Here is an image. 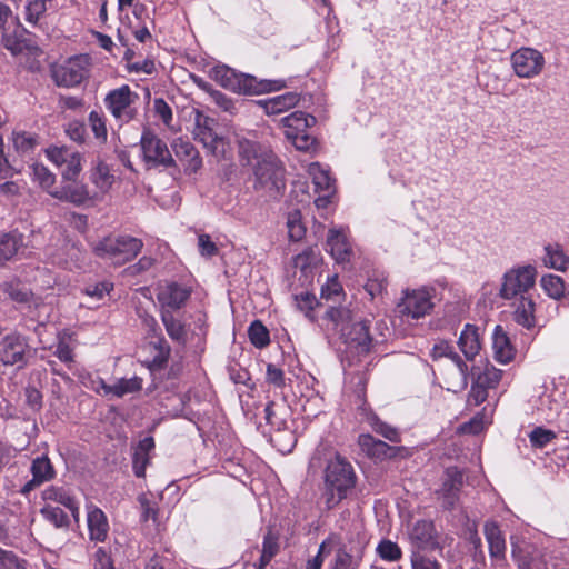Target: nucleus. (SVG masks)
<instances>
[{"label": "nucleus", "mask_w": 569, "mask_h": 569, "mask_svg": "<svg viewBox=\"0 0 569 569\" xmlns=\"http://www.w3.org/2000/svg\"><path fill=\"white\" fill-rule=\"evenodd\" d=\"M23 31L24 29H20L19 24L16 26L12 33L3 29L1 42L13 56L21 53L24 49V40L22 39Z\"/></svg>", "instance_id": "nucleus-40"}, {"label": "nucleus", "mask_w": 569, "mask_h": 569, "mask_svg": "<svg viewBox=\"0 0 569 569\" xmlns=\"http://www.w3.org/2000/svg\"><path fill=\"white\" fill-rule=\"evenodd\" d=\"M48 0H29L26 4V20L37 23L47 10Z\"/></svg>", "instance_id": "nucleus-51"}, {"label": "nucleus", "mask_w": 569, "mask_h": 569, "mask_svg": "<svg viewBox=\"0 0 569 569\" xmlns=\"http://www.w3.org/2000/svg\"><path fill=\"white\" fill-rule=\"evenodd\" d=\"M513 73L520 79H535L546 68V58L541 51L532 47H521L510 56Z\"/></svg>", "instance_id": "nucleus-8"}, {"label": "nucleus", "mask_w": 569, "mask_h": 569, "mask_svg": "<svg viewBox=\"0 0 569 569\" xmlns=\"http://www.w3.org/2000/svg\"><path fill=\"white\" fill-rule=\"evenodd\" d=\"M42 496L44 500L58 502L66 508L76 500L66 489L54 486L47 488Z\"/></svg>", "instance_id": "nucleus-48"}, {"label": "nucleus", "mask_w": 569, "mask_h": 569, "mask_svg": "<svg viewBox=\"0 0 569 569\" xmlns=\"http://www.w3.org/2000/svg\"><path fill=\"white\" fill-rule=\"evenodd\" d=\"M82 170V156L79 152L72 151L71 156L67 159L61 176L63 181H72L77 179Z\"/></svg>", "instance_id": "nucleus-45"}, {"label": "nucleus", "mask_w": 569, "mask_h": 569, "mask_svg": "<svg viewBox=\"0 0 569 569\" xmlns=\"http://www.w3.org/2000/svg\"><path fill=\"white\" fill-rule=\"evenodd\" d=\"M211 77L223 88L242 94H262L286 87L283 80H258L253 76L238 73L227 66L213 68Z\"/></svg>", "instance_id": "nucleus-4"}, {"label": "nucleus", "mask_w": 569, "mask_h": 569, "mask_svg": "<svg viewBox=\"0 0 569 569\" xmlns=\"http://www.w3.org/2000/svg\"><path fill=\"white\" fill-rule=\"evenodd\" d=\"M138 100V94L132 92L127 84L111 90L104 98V106L120 124L133 120L137 114V108L133 107Z\"/></svg>", "instance_id": "nucleus-9"}, {"label": "nucleus", "mask_w": 569, "mask_h": 569, "mask_svg": "<svg viewBox=\"0 0 569 569\" xmlns=\"http://www.w3.org/2000/svg\"><path fill=\"white\" fill-rule=\"evenodd\" d=\"M140 146L148 169L170 168L176 164L167 143L152 131L144 130L142 132Z\"/></svg>", "instance_id": "nucleus-10"}, {"label": "nucleus", "mask_w": 569, "mask_h": 569, "mask_svg": "<svg viewBox=\"0 0 569 569\" xmlns=\"http://www.w3.org/2000/svg\"><path fill=\"white\" fill-rule=\"evenodd\" d=\"M171 148L176 157L183 162L186 171L196 172L201 168V157L190 141L177 138L171 143Z\"/></svg>", "instance_id": "nucleus-22"}, {"label": "nucleus", "mask_w": 569, "mask_h": 569, "mask_svg": "<svg viewBox=\"0 0 569 569\" xmlns=\"http://www.w3.org/2000/svg\"><path fill=\"white\" fill-rule=\"evenodd\" d=\"M458 346L467 360H473L481 348L478 328L467 323L459 336Z\"/></svg>", "instance_id": "nucleus-29"}, {"label": "nucleus", "mask_w": 569, "mask_h": 569, "mask_svg": "<svg viewBox=\"0 0 569 569\" xmlns=\"http://www.w3.org/2000/svg\"><path fill=\"white\" fill-rule=\"evenodd\" d=\"M372 426L376 432L380 433L389 441L398 442L400 440L399 432L397 431V429H395L391 426H388L385 422L379 421L377 418L376 420H373Z\"/></svg>", "instance_id": "nucleus-60"}, {"label": "nucleus", "mask_w": 569, "mask_h": 569, "mask_svg": "<svg viewBox=\"0 0 569 569\" xmlns=\"http://www.w3.org/2000/svg\"><path fill=\"white\" fill-rule=\"evenodd\" d=\"M33 181L38 182L39 186L44 189L48 193L54 190L53 187L56 176L43 164L36 163L31 167Z\"/></svg>", "instance_id": "nucleus-43"}, {"label": "nucleus", "mask_w": 569, "mask_h": 569, "mask_svg": "<svg viewBox=\"0 0 569 569\" xmlns=\"http://www.w3.org/2000/svg\"><path fill=\"white\" fill-rule=\"evenodd\" d=\"M431 357L433 360L447 357L453 362V369L457 375V379L450 386H448L449 390H462L468 386V366L453 350V347L450 346L449 342L440 341L439 343H436L431 350Z\"/></svg>", "instance_id": "nucleus-15"}, {"label": "nucleus", "mask_w": 569, "mask_h": 569, "mask_svg": "<svg viewBox=\"0 0 569 569\" xmlns=\"http://www.w3.org/2000/svg\"><path fill=\"white\" fill-rule=\"evenodd\" d=\"M141 507V519L147 522L152 520L153 523L158 522L159 509L154 502H151L144 495L138 498Z\"/></svg>", "instance_id": "nucleus-52"}, {"label": "nucleus", "mask_w": 569, "mask_h": 569, "mask_svg": "<svg viewBox=\"0 0 569 569\" xmlns=\"http://www.w3.org/2000/svg\"><path fill=\"white\" fill-rule=\"evenodd\" d=\"M88 122L94 138L100 143H106L108 139L107 119L102 111L92 110L89 113Z\"/></svg>", "instance_id": "nucleus-38"}, {"label": "nucleus", "mask_w": 569, "mask_h": 569, "mask_svg": "<svg viewBox=\"0 0 569 569\" xmlns=\"http://www.w3.org/2000/svg\"><path fill=\"white\" fill-rule=\"evenodd\" d=\"M89 73L88 56H76L53 70V79L58 86L74 87L81 83Z\"/></svg>", "instance_id": "nucleus-13"}, {"label": "nucleus", "mask_w": 569, "mask_h": 569, "mask_svg": "<svg viewBox=\"0 0 569 569\" xmlns=\"http://www.w3.org/2000/svg\"><path fill=\"white\" fill-rule=\"evenodd\" d=\"M309 173L312 177L316 192L335 191L332 180L328 171L323 170L320 164L312 163L309 167Z\"/></svg>", "instance_id": "nucleus-39"}, {"label": "nucleus", "mask_w": 569, "mask_h": 569, "mask_svg": "<svg viewBox=\"0 0 569 569\" xmlns=\"http://www.w3.org/2000/svg\"><path fill=\"white\" fill-rule=\"evenodd\" d=\"M556 438V433L552 430L545 429L542 427H536L529 433V440L532 447L543 448Z\"/></svg>", "instance_id": "nucleus-50"}, {"label": "nucleus", "mask_w": 569, "mask_h": 569, "mask_svg": "<svg viewBox=\"0 0 569 569\" xmlns=\"http://www.w3.org/2000/svg\"><path fill=\"white\" fill-rule=\"evenodd\" d=\"M194 121L193 138L213 156H222L226 151V140L213 130L214 120L197 111Z\"/></svg>", "instance_id": "nucleus-11"}, {"label": "nucleus", "mask_w": 569, "mask_h": 569, "mask_svg": "<svg viewBox=\"0 0 569 569\" xmlns=\"http://www.w3.org/2000/svg\"><path fill=\"white\" fill-rule=\"evenodd\" d=\"M362 555H351L346 549L337 550L329 569H360Z\"/></svg>", "instance_id": "nucleus-36"}, {"label": "nucleus", "mask_w": 569, "mask_h": 569, "mask_svg": "<svg viewBox=\"0 0 569 569\" xmlns=\"http://www.w3.org/2000/svg\"><path fill=\"white\" fill-rule=\"evenodd\" d=\"M327 317L340 328L341 337L345 343L353 349L358 355L370 352L375 343L385 341L388 326L385 321L376 322L378 335L370 331V320L355 317L348 308H330Z\"/></svg>", "instance_id": "nucleus-2"}, {"label": "nucleus", "mask_w": 569, "mask_h": 569, "mask_svg": "<svg viewBox=\"0 0 569 569\" xmlns=\"http://www.w3.org/2000/svg\"><path fill=\"white\" fill-rule=\"evenodd\" d=\"M359 445L370 457L377 459L391 458L397 453L396 447L389 446L368 433L359 436Z\"/></svg>", "instance_id": "nucleus-31"}, {"label": "nucleus", "mask_w": 569, "mask_h": 569, "mask_svg": "<svg viewBox=\"0 0 569 569\" xmlns=\"http://www.w3.org/2000/svg\"><path fill=\"white\" fill-rule=\"evenodd\" d=\"M543 291L552 299L559 300L565 296L566 284L561 277L545 274L540 280Z\"/></svg>", "instance_id": "nucleus-37"}, {"label": "nucleus", "mask_w": 569, "mask_h": 569, "mask_svg": "<svg viewBox=\"0 0 569 569\" xmlns=\"http://www.w3.org/2000/svg\"><path fill=\"white\" fill-rule=\"evenodd\" d=\"M266 381L276 388H283L286 386V377L283 370L273 363H268L266 370Z\"/></svg>", "instance_id": "nucleus-54"}, {"label": "nucleus", "mask_w": 569, "mask_h": 569, "mask_svg": "<svg viewBox=\"0 0 569 569\" xmlns=\"http://www.w3.org/2000/svg\"><path fill=\"white\" fill-rule=\"evenodd\" d=\"M191 290L177 282H169L158 287L157 299L160 310L173 312L181 309L190 298Z\"/></svg>", "instance_id": "nucleus-17"}, {"label": "nucleus", "mask_w": 569, "mask_h": 569, "mask_svg": "<svg viewBox=\"0 0 569 569\" xmlns=\"http://www.w3.org/2000/svg\"><path fill=\"white\" fill-rule=\"evenodd\" d=\"M516 299L517 303L513 311L515 321L527 329L535 327V302L531 296Z\"/></svg>", "instance_id": "nucleus-34"}, {"label": "nucleus", "mask_w": 569, "mask_h": 569, "mask_svg": "<svg viewBox=\"0 0 569 569\" xmlns=\"http://www.w3.org/2000/svg\"><path fill=\"white\" fill-rule=\"evenodd\" d=\"M376 551L378 556L386 561H398L402 557L401 548L389 539L381 540Z\"/></svg>", "instance_id": "nucleus-44"}, {"label": "nucleus", "mask_w": 569, "mask_h": 569, "mask_svg": "<svg viewBox=\"0 0 569 569\" xmlns=\"http://www.w3.org/2000/svg\"><path fill=\"white\" fill-rule=\"evenodd\" d=\"M66 133L72 141L83 143L87 137V129L83 122L73 120L67 124Z\"/></svg>", "instance_id": "nucleus-53"}, {"label": "nucleus", "mask_w": 569, "mask_h": 569, "mask_svg": "<svg viewBox=\"0 0 569 569\" xmlns=\"http://www.w3.org/2000/svg\"><path fill=\"white\" fill-rule=\"evenodd\" d=\"M26 342L19 335H8L0 341V360L4 365H16L23 360Z\"/></svg>", "instance_id": "nucleus-23"}, {"label": "nucleus", "mask_w": 569, "mask_h": 569, "mask_svg": "<svg viewBox=\"0 0 569 569\" xmlns=\"http://www.w3.org/2000/svg\"><path fill=\"white\" fill-rule=\"evenodd\" d=\"M87 526L90 541L104 542L109 535V521L106 513L97 506H87Z\"/></svg>", "instance_id": "nucleus-19"}, {"label": "nucleus", "mask_w": 569, "mask_h": 569, "mask_svg": "<svg viewBox=\"0 0 569 569\" xmlns=\"http://www.w3.org/2000/svg\"><path fill=\"white\" fill-rule=\"evenodd\" d=\"M433 308L431 295L426 289L406 290L397 310L402 317L419 319Z\"/></svg>", "instance_id": "nucleus-12"}, {"label": "nucleus", "mask_w": 569, "mask_h": 569, "mask_svg": "<svg viewBox=\"0 0 569 569\" xmlns=\"http://www.w3.org/2000/svg\"><path fill=\"white\" fill-rule=\"evenodd\" d=\"M198 247L201 256L213 257L218 253L216 243L211 240L209 234H200L198 238Z\"/></svg>", "instance_id": "nucleus-63"}, {"label": "nucleus", "mask_w": 569, "mask_h": 569, "mask_svg": "<svg viewBox=\"0 0 569 569\" xmlns=\"http://www.w3.org/2000/svg\"><path fill=\"white\" fill-rule=\"evenodd\" d=\"M160 318L170 339L184 346L188 340V330L183 321L167 310H160Z\"/></svg>", "instance_id": "nucleus-30"}, {"label": "nucleus", "mask_w": 569, "mask_h": 569, "mask_svg": "<svg viewBox=\"0 0 569 569\" xmlns=\"http://www.w3.org/2000/svg\"><path fill=\"white\" fill-rule=\"evenodd\" d=\"M143 247V242L131 236H108L92 244L98 258L122 266L134 259Z\"/></svg>", "instance_id": "nucleus-5"}, {"label": "nucleus", "mask_w": 569, "mask_h": 569, "mask_svg": "<svg viewBox=\"0 0 569 569\" xmlns=\"http://www.w3.org/2000/svg\"><path fill=\"white\" fill-rule=\"evenodd\" d=\"M241 161L253 170V189L268 198H278L284 189L283 169L276 154L260 143L239 140Z\"/></svg>", "instance_id": "nucleus-1"}, {"label": "nucleus", "mask_w": 569, "mask_h": 569, "mask_svg": "<svg viewBox=\"0 0 569 569\" xmlns=\"http://www.w3.org/2000/svg\"><path fill=\"white\" fill-rule=\"evenodd\" d=\"M149 463V456L133 451L132 468L138 478L144 477L146 468Z\"/></svg>", "instance_id": "nucleus-64"}, {"label": "nucleus", "mask_w": 569, "mask_h": 569, "mask_svg": "<svg viewBox=\"0 0 569 569\" xmlns=\"http://www.w3.org/2000/svg\"><path fill=\"white\" fill-rule=\"evenodd\" d=\"M536 278L537 269L532 264L512 267L502 276L499 297L511 300L530 296L529 292L535 288Z\"/></svg>", "instance_id": "nucleus-6"}, {"label": "nucleus", "mask_w": 569, "mask_h": 569, "mask_svg": "<svg viewBox=\"0 0 569 569\" xmlns=\"http://www.w3.org/2000/svg\"><path fill=\"white\" fill-rule=\"evenodd\" d=\"M112 289V283L103 281L99 283L88 284L84 288V293L91 298L102 299L104 295L109 293Z\"/></svg>", "instance_id": "nucleus-61"}, {"label": "nucleus", "mask_w": 569, "mask_h": 569, "mask_svg": "<svg viewBox=\"0 0 569 569\" xmlns=\"http://www.w3.org/2000/svg\"><path fill=\"white\" fill-rule=\"evenodd\" d=\"M0 291L6 298L26 306L27 308H31L32 306L38 308L41 306L33 297L32 292L19 281H9L2 283L0 286Z\"/></svg>", "instance_id": "nucleus-25"}, {"label": "nucleus", "mask_w": 569, "mask_h": 569, "mask_svg": "<svg viewBox=\"0 0 569 569\" xmlns=\"http://www.w3.org/2000/svg\"><path fill=\"white\" fill-rule=\"evenodd\" d=\"M463 486L462 472L453 467L446 470V476L441 488L437 491L439 499L442 500V507L451 510L456 507L459 499V492Z\"/></svg>", "instance_id": "nucleus-18"}, {"label": "nucleus", "mask_w": 569, "mask_h": 569, "mask_svg": "<svg viewBox=\"0 0 569 569\" xmlns=\"http://www.w3.org/2000/svg\"><path fill=\"white\" fill-rule=\"evenodd\" d=\"M156 339L150 341L147 346L151 358L148 361V366L152 370H159L166 367L168 363L171 348L166 338L159 333L156 335Z\"/></svg>", "instance_id": "nucleus-24"}, {"label": "nucleus", "mask_w": 569, "mask_h": 569, "mask_svg": "<svg viewBox=\"0 0 569 569\" xmlns=\"http://www.w3.org/2000/svg\"><path fill=\"white\" fill-rule=\"evenodd\" d=\"M316 123V118L302 111H295L281 119L286 138L292 142L298 150L307 151L313 143L315 138L308 130Z\"/></svg>", "instance_id": "nucleus-7"}, {"label": "nucleus", "mask_w": 569, "mask_h": 569, "mask_svg": "<svg viewBox=\"0 0 569 569\" xmlns=\"http://www.w3.org/2000/svg\"><path fill=\"white\" fill-rule=\"evenodd\" d=\"M492 349L495 359L500 363H508L515 358L516 350L501 326H496L495 328L492 335Z\"/></svg>", "instance_id": "nucleus-28"}, {"label": "nucleus", "mask_w": 569, "mask_h": 569, "mask_svg": "<svg viewBox=\"0 0 569 569\" xmlns=\"http://www.w3.org/2000/svg\"><path fill=\"white\" fill-rule=\"evenodd\" d=\"M41 513L56 528H68L69 518L67 513L59 507L46 506L41 509Z\"/></svg>", "instance_id": "nucleus-46"}, {"label": "nucleus", "mask_w": 569, "mask_h": 569, "mask_svg": "<svg viewBox=\"0 0 569 569\" xmlns=\"http://www.w3.org/2000/svg\"><path fill=\"white\" fill-rule=\"evenodd\" d=\"M250 342L258 349H263L270 343L269 330L260 321L254 320L248 329Z\"/></svg>", "instance_id": "nucleus-41"}, {"label": "nucleus", "mask_w": 569, "mask_h": 569, "mask_svg": "<svg viewBox=\"0 0 569 569\" xmlns=\"http://www.w3.org/2000/svg\"><path fill=\"white\" fill-rule=\"evenodd\" d=\"M511 557L517 562L518 569H530L529 562L525 552L519 543L518 538L510 537Z\"/></svg>", "instance_id": "nucleus-55"}, {"label": "nucleus", "mask_w": 569, "mask_h": 569, "mask_svg": "<svg viewBox=\"0 0 569 569\" xmlns=\"http://www.w3.org/2000/svg\"><path fill=\"white\" fill-rule=\"evenodd\" d=\"M409 540L412 550H436L440 549L438 532L432 521L418 520L409 531Z\"/></svg>", "instance_id": "nucleus-16"}, {"label": "nucleus", "mask_w": 569, "mask_h": 569, "mask_svg": "<svg viewBox=\"0 0 569 569\" xmlns=\"http://www.w3.org/2000/svg\"><path fill=\"white\" fill-rule=\"evenodd\" d=\"M357 476L351 463L340 455L329 460L325 469V491L322 495L326 509L337 507L356 487Z\"/></svg>", "instance_id": "nucleus-3"}, {"label": "nucleus", "mask_w": 569, "mask_h": 569, "mask_svg": "<svg viewBox=\"0 0 569 569\" xmlns=\"http://www.w3.org/2000/svg\"><path fill=\"white\" fill-rule=\"evenodd\" d=\"M153 110L157 117H159L166 126H169L172 120V110L170 106L162 99L156 98L153 101Z\"/></svg>", "instance_id": "nucleus-57"}, {"label": "nucleus", "mask_w": 569, "mask_h": 569, "mask_svg": "<svg viewBox=\"0 0 569 569\" xmlns=\"http://www.w3.org/2000/svg\"><path fill=\"white\" fill-rule=\"evenodd\" d=\"M71 153H72V151L64 147H62V148L53 147V148H49L47 150V157L49 158L50 161H52L58 167H63L67 159L71 156Z\"/></svg>", "instance_id": "nucleus-58"}, {"label": "nucleus", "mask_w": 569, "mask_h": 569, "mask_svg": "<svg viewBox=\"0 0 569 569\" xmlns=\"http://www.w3.org/2000/svg\"><path fill=\"white\" fill-rule=\"evenodd\" d=\"M142 389V379L139 377H132L129 379L121 378L111 386V395L117 398H121L124 395L133 393Z\"/></svg>", "instance_id": "nucleus-42"}, {"label": "nucleus", "mask_w": 569, "mask_h": 569, "mask_svg": "<svg viewBox=\"0 0 569 569\" xmlns=\"http://www.w3.org/2000/svg\"><path fill=\"white\" fill-rule=\"evenodd\" d=\"M30 471L32 479L24 483L21 489V493L27 495L34 490L43 482L50 481L54 478L56 471L47 456L37 457L32 460Z\"/></svg>", "instance_id": "nucleus-20"}, {"label": "nucleus", "mask_w": 569, "mask_h": 569, "mask_svg": "<svg viewBox=\"0 0 569 569\" xmlns=\"http://www.w3.org/2000/svg\"><path fill=\"white\" fill-rule=\"evenodd\" d=\"M23 247V234L18 230L0 234V266L11 260Z\"/></svg>", "instance_id": "nucleus-32"}, {"label": "nucleus", "mask_w": 569, "mask_h": 569, "mask_svg": "<svg viewBox=\"0 0 569 569\" xmlns=\"http://www.w3.org/2000/svg\"><path fill=\"white\" fill-rule=\"evenodd\" d=\"M93 567L94 569H114L112 558L103 547H99L94 552Z\"/></svg>", "instance_id": "nucleus-56"}, {"label": "nucleus", "mask_w": 569, "mask_h": 569, "mask_svg": "<svg viewBox=\"0 0 569 569\" xmlns=\"http://www.w3.org/2000/svg\"><path fill=\"white\" fill-rule=\"evenodd\" d=\"M411 569H442L441 563L431 557L418 550H411L410 553Z\"/></svg>", "instance_id": "nucleus-47"}, {"label": "nucleus", "mask_w": 569, "mask_h": 569, "mask_svg": "<svg viewBox=\"0 0 569 569\" xmlns=\"http://www.w3.org/2000/svg\"><path fill=\"white\" fill-rule=\"evenodd\" d=\"M212 99L216 102V104L224 112H228L229 114H234L237 112V107L234 102L224 93L220 91H214L212 92Z\"/></svg>", "instance_id": "nucleus-62"}, {"label": "nucleus", "mask_w": 569, "mask_h": 569, "mask_svg": "<svg viewBox=\"0 0 569 569\" xmlns=\"http://www.w3.org/2000/svg\"><path fill=\"white\" fill-rule=\"evenodd\" d=\"M13 144L18 151L27 152L36 144V139L26 132H17L13 136Z\"/></svg>", "instance_id": "nucleus-59"}, {"label": "nucleus", "mask_w": 569, "mask_h": 569, "mask_svg": "<svg viewBox=\"0 0 569 569\" xmlns=\"http://www.w3.org/2000/svg\"><path fill=\"white\" fill-rule=\"evenodd\" d=\"M89 178L102 194L109 192L114 183V176L111 173L109 166L102 160H98L91 168Z\"/></svg>", "instance_id": "nucleus-33"}, {"label": "nucleus", "mask_w": 569, "mask_h": 569, "mask_svg": "<svg viewBox=\"0 0 569 569\" xmlns=\"http://www.w3.org/2000/svg\"><path fill=\"white\" fill-rule=\"evenodd\" d=\"M502 378V371L495 367H486L485 370L477 376L476 381L487 389L496 388Z\"/></svg>", "instance_id": "nucleus-49"}, {"label": "nucleus", "mask_w": 569, "mask_h": 569, "mask_svg": "<svg viewBox=\"0 0 569 569\" xmlns=\"http://www.w3.org/2000/svg\"><path fill=\"white\" fill-rule=\"evenodd\" d=\"M483 535L488 543L492 567L507 566L506 538L497 521L488 520L483 525Z\"/></svg>", "instance_id": "nucleus-14"}, {"label": "nucleus", "mask_w": 569, "mask_h": 569, "mask_svg": "<svg viewBox=\"0 0 569 569\" xmlns=\"http://www.w3.org/2000/svg\"><path fill=\"white\" fill-rule=\"evenodd\" d=\"M49 194L56 199L68 201L77 206L83 204L93 198L88 187L84 183L76 181V179L64 181L62 187L49 191Z\"/></svg>", "instance_id": "nucleus-21"}, {"label": "nucleus", "mask_w": 569, "mask_h": 569, "mask_svg": "<svg viewBox=\"0 0 569 569\" xmlns=\"http://www.w3.org/2000/svg\"><path fill=\"white\" fill-rule=\"evenodd\" d=\"M299 101V93L286 92L273 98L258 100L257 104L260 106L267 114L272 116L279 114L296 107Z\"/></svg>", "instance_id": "nucleus-26"}, {"label": "nucleus", "mask_w": 569, "mask_h": 569, "mask_svg": "<svg viewBox=\"0 0 569 569\" xmlns=\"http://www.w3.org/2000/svg\"><path fill=\"white\" fill-rule=\"evenodd\" d=\"M327 247L330 254L338 263H345L349 261L351 256V247L347 237L340 230H329Z\"/></svg>", "instance_id": "nucleus-27"}, {"label": "nucleus", "mask_w": 569, "mask_h": 569, "mask_svg": "<svg viewBox=\"0 0 569 569\" xmlns=\"http://www.w3.org/2000/svg\"><path fill=\"white\" fill-rule=\"evenodd\" d=\"M546 256L543 263L555 270L565 271L569 266V257L563 252L560 244H548L545 247Z\"/></svg>", "instance_id": "nucleus-35"}]
</instances>
